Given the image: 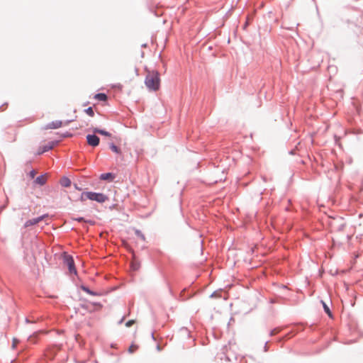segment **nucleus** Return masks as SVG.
Segmentation results:
<instances>
[{
	"label": "nucleus",
	"mask_w": 363,
	"mask_h": 363,
	"mask_svg": "<svg viewBox=\"0 0 363 363\" xmlns=\"http://www.w3.org/2000/svg\"><path fill=\"white\" fill-rule=\"evenodd\" d=\"M115 178L114 175L112 173H105L102 174L100 176V179L101 180H110L112 181Z\"/></svg>",
	"instance_id": "0eeeda50"
},
{
	"label": "nucleus",
	"mask_w": 363,
	"mask_h": 363,
	"mask_svg": "<svg viewBox=\"0 0 363 363\" xmlns=\"http://www.w3.org/2000/svg\"><path fill=\"white\" fill-rule=\"evenodd\" d=\"M322 304H323V308H324V311H325V313L330 316V317H332V313H331V311L329 308V307L328 306V305L324 302V301H321Z\"/></svg>",
	"instance_id": "ddd939ff"
},
{
	"label": "nucleus",
	"mask_w": 363,
	"mask_h": 363,
	"mask_svg": "<svg viewBox=\"0 0 363 363\" xmlns=\"http://www.w3.org/2000/svg\"><path fill=\"white\" fill-rule=\"evenodd\" d=\"M63 261L64 264L67 267L69 273L77 274V270L72 257L69 255H65L63 257Z\"/></svg>",
	"instance_id": "7ed1b4c3"
},
{
	"label": "nucleus",
	"mask_w": 363,
	"mask_h": 363,
	"mask_svg": "<svg viewBox=\"0 0 363 363\" xmlns=\"http://www.w3.org/2000/svg\"><path fill=\"white\" fill-rule=\"evenodd\" d=\"M62 125V122L61 121H55L50 123H48L46 125V129H56L59 128Z\"/></svg>",
	"instance_id": "423d86ee"
},
{
	"label": "nucleus",
	"mask_w": 363,
	"mask_h": 363,
	"mask_svg": "<svg viewBox=\"0 0 363 363\" xmlns=\"http://www.w3.org/2000/svg\"><path fill=\"white\" fill-rule=\"evenodd\" d=\"M109 147L113 152L117 153V154L121 153L120 148L118 147L116 145H115L113 143H111L109 145Z\"/></svg>",
	"instance_id": "f8f14e48"
},
{
	"label": "nucleus",
	"mask_w": 363,
	"mask_h": 363,
	"mask_svg": "<svg viewBox=\"0 0 363 363\" xmlns=\"http://www.w3.org/2000/svg\"><path fill=\"white\" fill-rule=\"evenodd\" d=\"M93 132L94 133H99V134H101V135H106V136H110L111 134L106 131V130H101V129H99L97 128H93Z\"/></svg>",
	"instance_id": "9d476101"
},
{
	"label": "nucleus",
	"mask_w": 363,
	"mask_h": 363,
	"mask_svg": "<svg viewBox=\"0 0 363 363\" xmlns=\"http://www.w3.org/2000/svg\"><path fill=\"white\" fill-rule=\"evenodd\" d=\"M84 112L91 117H93L94 116V112L91 107H89L86 109H85Z\"/></svg>",
	"instance_id": "4468645a"
},
{
	"label": "nucleus",
	"mask_w": 363,
	"mask_h": 363,
	"mask_svg": "<svg viewBox=\"0 0 363 363\" xmlns=\"http://www.w3.org/2000/svg\"><path fill=\"white\" fill-rule=\"evenodd\" d=\"M74 220H77V221L81 222V221H83V220H84V218H82V217H79V218H74Z\"/></svg>",
	"instance_id": "4be33fe9"
},
{
	"label": "nucleus",
	"mask_w": 363,
	"mask_h": 363,
	"mask_svg": "<svg viewBox=\"0 0 363 363\" xmlns=\"http://www.w3.org/2000/svg\"><path fill=\"white\" fill-rule=\"evenodd\" d=\"M136 234L142 239V240H145V236L140 232V231H136Z\"/></svg>",
	"instance_id": "6ab92c4d"
},
{
	"label": "nucleus",
	"mask_w": 363,
	"mask_h": 363,
	"mask_svg": "<svg viewBox=\"0 0 363 363\" xmlns=\"http://www.w3.org/2000/svg\"><path fill=\"white\" fill-rule=\"evenodd\" d=\"M52 148V145H50V146H45L43 147V149L40 152H38V154H41V153H43L44 152H46V151H48L49 150H51Z\"/></svg>",
	"instance_id": "dca6fc26"
},
{
	"label": "nucleus",
	"mask_w": 363,
	"mask_h": 363,
	"mask_svg": "<svg viewBox=\"0 0 363 363\" xmlns=\"http://www.w3.org/2000/svg\"><path fill=\"white\" fill-rule=\"evenodd\" d=\"M86 140L87 143L92 147H96L99 144V138L95 135H88Z\"/></svg>",
	"instance_id": "20e7f679"
},
{
	"label": "nucleus",
	"mask_w": 363,
	"mask_h": 363,
	"mask_svg": "<svg viewBox=\"0 0 363 363\" xmlns=\"http://www.w3.org/2000/svg\"><path fill=\"white\" fill-rule=\"evenodd\" d=\"M83 290L86 291L87 294H94V293L91 291H90L88 288L83 287Z\"/></svg>",
	"instance_id": "aec40b11"
},
{
	"label": "nucleus",
	"mask_w": 363,
	"mask_h": 363,
	"mask_svg": "<svg viewBox=\"0 0 363 363\" xmlns=\"http://www.w3.org/2000/svg\"><path fill=\"white\" fill-rule=\"evenodd\" d=\"M145 84L148 89L157 91L160 86V74L156 70H147Z\"/></svg>",
	"instance_id": "f257e3e1"
},
{
	"label": "nucleus",
	"mask_w": 363,
	"mask_h": 363,
	"mask_svg": "<svg viewBox=\"0 0 363 363\" xmlns=\"http://www.w3.org/2000/svg\"><path fill=\"white\" fill-rule=\"evenodd\" d=\"M138 347L135 346V345H131L130 347H129V352L133 353L136 350H137Z\"/></svg>",
	"instance_id": "f3484780"
},
{
	"label": "nucleus",
	"mask_w": 363,
	"mask_h": 363,
	"mask_svg": "<svg viewBox=\"0 0 363 363\" xmlns=\"http://www.w3.org/2000/svg\"><path fill=\"white\" fill-rule=\"evenodd\" d=\"M60 184L62 186L68 187L71 185V181L67 177H63L60 180Z\"/></svg>",
	"instance_id": "1a4fd4ad"
},
{
	"label": "nucleus",
	"mask_w": 363,
	"mask_h": 363,
	"mask_svg": "<svg viewBox=\"0 0 363 363\" xmlns=\"http://www.w3.org/2000/svg\"><path fill=\"white\" fill-rule=\"evenodd\" d=\"M281 331V329L277 328H274L273 329L271 333H270V335H275L277 334H278L279 332Z\"/></svg>",
	"instance_id": "2eb2a0df"
},
{
	"label": "nucleus",
	"mask_w": 363,
	"mask_h": 363,
	"mask_svg": "<svg viewBox=\"0 0 363 363\" xmlns=\"http://www.w3.org/2000/svg\"><path fill=\"white\" fill-rule=\"evenodd\" d=\"M45 217V216H40V217H38V218H33V219L28 220H27L25 223L24 227L25 228H28L29 226L36 225L39 222L42 221L44 219Z\"/></svg>",
	"instance_id": "39448f33"
},
{
	"label": "nucleus",
	"mask_w": 363,
	"mask_h": 363,
	"mask_svg": "<svg viewBox=\"0 0 363 363\" xmlns=\"http://www.w3.org/2000/svg\"><path fill=\"white\" fill-rule=\"evenodd\" d=\"M94 98L99 101H105L107 100V96L105 94L99 93L96 94Z\"/></svg>",
	"instance_id": "9b49d317"
},
{
	"label": "nucleus",
	"mask_w": 363,
	"mask_h": 363,
	"mask_svg": "<svg viewBox=\"0 0 363 363\" xmlns=\"http://www.w3.org/2000/svg\"><path fill=\"white\" fill-rule=\"evenodd\" d=\"M35 175V172L34 170H33L30 172V176L31 178H34Z\"/></svg>",
	"instance_id": "412c9836"
},
{
	"label": "nucleus",
	"mask_w": 363,
	"mask_h": 363,
	"mask_svg": "<svg viewBox=\"0 0 363 363\" xmlns=\"http://www.w3.org/2000/svg\"><path fill=\"white\" fill-rule=\"evenodd\" d=\"M135 323V321L133 320H128L126 323H125V325L127 327H130L133 323Z\"/></svg>",
	"instance_id": "a211bd4d"
},
{
	"label": "nucleus",
	"mask_w": 363,
	"mask_h": 363,
	"mask_svg": "<svg viewBox=\"0 0 363 363\" xmlns=\"http://www.w3.org/2000/svg\"><path fill=\"white\" fill-rule=\"evenodd\" d=\"M47 181V176L46 175H41L36 178L35 182L40 185H43L45 184Z\"/></svg>",
	"instance_id": "6e6552de"
},
{
	"label": "nucleus",
	"mask_w": 363,
	"mask_h": 363,
	"mask_svg": "<svg viewBox=\"0 0 363 363\" xmlns=\"http://www.w3.org/2000/svg\"><path fill=\"white\" fill-rule=\"evenodd\" d=\"M86 199L96 201L99 203H104L108 200V197L101 193H95L91 191L83 192L81 195L80 200L84 201Z\"/></svg>",
	"instance_id": "f03ea898"
}]
</instances>
